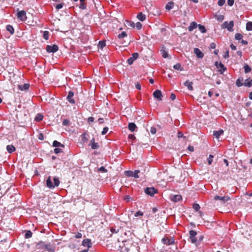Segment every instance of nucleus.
I'll return each instance as SVG.
<instances>
[{"label": "nucleus", "mask_w": 252, "mask_h": 252, "mask_svg": "<svg viewBox=\"0 0 252 252\" xmlns=\"http://www.w3.org/2000/svg\"><path fill=\"white\" fill-rule=\"evenodd\" d=\"M214 157L212 155H210L209 156V157L207 158V161L209 164H211L212 161H213V158Z\"/></svg>", "instance_id": "c03bdc74"}, {"label": "nucleus", "mask_w": 252, "mask_h": 252, "mask_svg": "<svg viewBox=\"0 0 252 252\" xmlns=\"http://www.w3.org/2000/svg\"><path fill=\"white\" fill-rule=\"evenodd\" d=\"M136 27L138 30L141 29L142 28V24L140 22H137L135 24Z\"/></svg>", "instance_id": "5fc2aeb1"}, {"label": "nucleus", "mask_w": 252, "mask_h": 252, "mask_svg": "<svg viewBox=\"0 0 252 252\" xmlns=\"http://www.w3.org/2000/svg\"><path fill=\"white\" fill-rule=\"evenodd\" d=\"M161 242L164 245H170L174 244V240L173 238L164 237L162 239Z\"/></svg>", "instance_id": "423d86ee"}, {"label": "nucleus", "mask_w": 252, "mask_h": 252, "mask_svg": "<svg viewBox=\"0 0 252 252\" xmlns=\"http://www.w3.org/2000/svg\"><path fill=\"white\" fill-rule=\"evenodd\" d=\"M176 98V95L172 93L170 95V99L174 100Z\"/></svg>", "instance_id": "774afa93"}, {"label": "nucleus", "mask_w": 252, "mask_h": 252, "mask_svg": "<svg viewBox=\"0 0 252 252\" xmlns=\"http://www.w3.org/2000/svg\"><path fill=\"white\" fill-rule=\"evenodd\" d=\"M224 16L221 15H216V19L218 21H219L220 22H221L222 21H223V20L224 19Z\"/></svg>", "instance_id": "37998d69"}, {"label": "nucleus", "mask_w": 252, "mask_h": 252, "mask_svg": "<svg viewBox=\"0 0 252 252\" xmlns=\"http://www.w3.org/2000/svg\"><path fill=\"white\" fill-rule=\"evenodd\" d=\"M234 0H227V4L229 6H232L234 4Z\"/></svg>", "instance_id": "bf43d9fd"}, {"label": "nucleus", "mask_w": 252, "mask_h": 252, "mask_svg": "<svg viewBox=\"0 0 252 252\" xmlns=\"http://www.w3.org/2000/svg\"><path fill=\"white\" fill-rule=\"evenodd\" d=\"M75 238H77V239H79V238H81L82 237V234L80 233V232H78L75 235Z\"/></svg>", "instance_id": "4d7b16f0"}, {"label": "nucleus", "mask_w": 252, "mask_h": 252, "mask_svg": "<svg viewBox=\"0 0 252 252\" xmlns=\"http://www.w3.org/2000/svg\"><path fill=\"white\" fill-rule=\"evenodd\" d=\"M82 246L84 247H88L89 249L90 248H91L92 246V243L91 242V240L89 239H86L83 240L82 243Z\"/></svg>", "instance_id": "4468645a"}, {"label": "nucleus", "mask_w": 252, "mask_h": 252, "mask_svg": "<svg viewBox=\"0 0 252 252\" xmlns=\"http://www.w3.org/2000/svg\"><path fill=\"white\" fill-rule=\"evenodd\" d=\"M118 37V42L120 44L124 46H126L129 44V41L128 40L124 39L125 38L127 37V34L126 32H123L121 34H119Z\"/></svg>", "instance_id": "f03ea898"}, {"label": "nucleus", "mask_w": 252, "mask_h": 252, "mask_svg": "<svg viewBox=\"0 0 252 252\" xmlns=\"http://www.w3.org/2000/svg\"><path fill=\"white\" fill-rule=\"evenodd\" d=\"M173 6H174V3L172 1H170V2H168L166 4L165 8H166V9L169 10L173 8Z\"/></svg>", "instance_id": "c85d7f7f"}, {"label": "nucleus", "mask_w": 252, "mask_h": 252, "mask_svg": "<svg viewBox=\"0 0 252 252\" xmlns=\"http://www.w3.org/2000/svg\"><path fill=\"white\" fill-rule=\"evenodd\" d=\"M218 66H219V68H220L219 70V71L220 72V74H222L226 69V67H224V65L221 63H219Z\"/></svg>", "instance_id": "cd10ccee"}, {"label": "nucleus", "mask_w": 252, "mask_h": 252, "mask_svg": "<svg viewBox=\"0 0 252 252\" xmlns=\"http://www.w3.org/2000/svg\"><path fill=\"white\" fill-rule=\"evenodd\" d=\"M140 171L138 170H135L134 172L132 171H126L125 172V174L127 177H132L135 178H138L140 177Z\"/></svg>", "instance_id": "39448f33"}, {"label": "nucleus", "mask_w": 252, "mask_h": 252, "mask_svg": "<svg viewBox=\"0 0 252 252\" xmlns=\"http://www.w3.org/2000/svg\"><path fill=\"white\" fill-rule=\"evenodd\" d=\"M43 37L45 40H47L49 38V32L48 31H44L43 32Z\"/></svg>", "instance_id": "09e8293b"}, {"label": "nucleus", "mask_w": 252, "mask_h": 252, "mask_svg": "<svg viewBox=\"0 0 252 252\" xmlns=\"http://www.w3.org/2000/svg\"><path fill=\"white\" fill-rule=\"evenodd\" d=\"M74 94L72 92H69L68 94V95L67 96V99L68 101L72 104H74L75 103V101L73 99H72V97H73Z\"/></svg>", "instance_id": "6ab92c4d"}, {"label": "nucleus", "mask_w": 252, "mask_h": 252, "mask_svg": "<svg viewBox=\"0 0 252 252\" xmlns=\"http://www.w3.org/2000/svg\"><path fill=\"white\" fill-rule=\"evenodd\" d=\"M197 26V24L195 22H192L190 24L188 28L190 32L192 31L194 29H195Z\"/></svg>", "instance_id": "4be33fe9"}, {"label": "nucleus", "mask_w": 252, "mask_h": 252, "mask_svg": "<svg viewBox=\"0 0 252 252\" xmlns=\"http://www.w3.org/2000/svg\"><path fill=\"white\" fill-rule=\"evenodd\" d=\"M63 6V3H60V4H58L56 5V7L57 9H61Z\"/></svg>", "instance_id": "69168bd1"}, {"label": "nucleus", "mask_w": 252, "mask_h": 252, "mask_svg": "<svg viewBox=\"0 0 252 252\" xmlns=\"http://www.w3.org/2000/svg\"><path fill=\"white\" fill-rule=\"evenodd\" d=\"M32 232L30 230H28L26 231L25 237L27 239H29L32 237Z\"/></svg>", "instance_id": "f704fd0d"}, {"label": "nucleus", "mask_w": 252, "mask_h": 252, "mask_svg": "<svg viewBox=\"0 0 252 252\" xmlns=\"http://www.w3.org/2000/svg\"><path fill=\"white\" fill-rule=\"evenodd\" d=\"M79 8H81L82 9H86V6L85 4L84 3V2H81V3H80V6H79Z\"/></svg>", "instance_id": "3c124183"}, {"label": "nucleus", "mask_w": 252, "mask_h": 252, "mask_svg": "<svg viewBox=\"0 0 252 252\" xmlns=\"http://www.w3.org/2000/svg\"><path fill=\"white\" fill-rule=\"evenodd\" d=\"M46 185L49 188H54L55 186H54L52 180L51 178V177H49L46 180Z\"/></svg>", "instance_id": "aec40b11"}, {"label": "nucleus", "mask_w": 252, "mask_h": 252, "mask_svg": "<svg viewBox=\"0 0 252 252\" xmlns=\"http://www.w3.org/2000/svg\"><path fill=\"white\" fill-rule=\"evenodd\" d=\"M143 216V213L141 211H138L136 212L134 214V216L135 217H142Z\"/></svg>", "instance_id": "de8ad7c7"}, {"label": "nucleus", "mask_w": 252, "mask_h": 252, "mask_svg": "<svg viewBox=\"0 0 252 252\" xmlns=\"http://www.w3.org/2000/svg\"><path fill=\"white\" fill-rule=\"evenodd\" d=\"M193 208L194 210L196 212L199 211V210L200 209V206H193Z\"/></svg>", "instance_id": "e2e57ef3"}, {"label": "nucleus", "mask_w": 252, "mask_h": 252, "mask_svg": "<svg viewBox=\"0 0 252 252\" xmlns=\"http://www.w3.org/2000/svg\"><path fill=\"white\" fill-rule=\"evenodd\" d=\"M89 145L93 149H97L99 148L98 144L94 142V138L90 140Z\"/></svg>", "instance_id": "2eb2a0df"}, {"label": "nucleus", "mask_w": 252, "mask_h": 252, "mask_svg": "<svg viewBox=\"0 0 252 252\" xmlns=\"http://www.w3.org/2000/svg\"><path fill=\"white\" fill-rule=\"evenodd\" d=\"M194 53L198 58L202 59L203 57V53L198 48H194Z\"/></svg>", "instance_id": "dca6fc26"}, {"label": "nucleus", "mask_w": 252, "mask_h": 252, "mask_svg": "<svg viewBox=\"0 0 252 252\" xmlns=\"http://www.w3.org/2000/svg\"><path fill=\"white\" fill-rule=\"evenodd\" d=\"M69 122L68 120H67V119L63 120V125L68 126L69 125Z\"/></svg>", "instance_id": "052dcab7"}, {"label": "nucleus", "mask_w": 252, "mask_h": 252, "mask_svg": "<svg viewBox=\"0 0 252 252\" xmlns=\"http://www.w3.org/2000/svg\"><path fill=\"white\" fill-rule=\"evenodd\" d=\"M126 22L127 26L133 28L135 27V24L134 22L128 21H126Z\"/></svg>", "instance_id": "79ce46f5"}, {"label": "nucleus", "mask_w": 252, "mask_h": 252, "mask_svg": "<svg viewBox=\"0 0 252 252\" xmlns=\"http://www.w3.org/2000/svg\"><path fill=\"white\" fill-rule=\"evenodd\" d=\"M246 30L247 31L252 30V22H249L246 24Z\"/></svg>", "instance_id": "c9c22d12"}, {"label": "nucleus", "mask_w": 252, "mask_h": 252, "mask_svg": "<svg viewBox=\"0 0 252 252\" xmlns=\"http://www.w3.org/2000/svg\"><path fill=\"white\" fill-rule=\"evenodd\" d=\"M242 37H243V35L241 33H237L235 35V39L238 40L241 39L242 38Z\"/></svg>", "instance_id": "a18cd8bd"}, {"label": "nucleus", "mask_w": 252, "mask_h": 252, "mask_svg": "<svg viewBox=\"0 0 252 252\" xmlns=\"http://www.w3.org/2000/svg\"><path fill=\"white\" fill-rule=\"evenodd\" d=\"M30 85L29 84H25L23 86L18 85L19 89L21 91H26L29 89Z\"/></svg>", "instance_id": "393cba45"}, {"label": "nucleus", "mask_w": 252, "mask_h": 252, "mask_svg": "<svg viewBox=\"0 0 252 252\" xmlns=\"http://www.w3.org/2000/svg\"><path fill=\"white\" fill-rule=\"evenodd\" d=\"M108 130V128L107 127H105L103 128L102 131L101 132V134L102 135L105 134Z\"/></svg>", "instance_id": "6e6d98bb"}, {"label": "nucleus", "mask_w": 252, "mask_h": 252, "mask_svg": "<svg viewBox=\"0 0 252 252\" xmlns=\"http://www.w3.org/2000/svg\"><path fill=\"white\" fill-rule=\"evenodd\" d=\"M45 245L42 242L38 243L36 245V249H45Z\"/></svg>", "instance_id": "7c9ffc66"}, {"label": "nucleus", "mask_w": 252, "mask_h": 252, "mask_svg": "<svg viewBox=\"0 0 252 252\" xmlns=\"http://www.w3.org/2000/svg\"><path fill=\"white\" fill-rule=\"evenodd\" d=\"M58 50V47L56 45H48L46 47V51L49 53H55Z\"/></svg>", "instance_id": "9d476101"}, {"label": "nucleus", "mask_w": 252, "mask_h": 252, "mask_svg": "<svg viewBox=\"0 0 252 252\" xmlns=\"http://www.w3.org/2000/svg\"><path fill=\"white\" fill-rule=\"evenodd\" d=\"M139 55L137 53H134L132 55V56L127 60V63L131 65L133 63V62L138 58Z\"/></svg>", "instance_id": "9b49d317"}, {"label": "nucleus", "mask_w": 252, "mask_h": 252, "mask_svg": "<svg viewBox=\"0 0 252 252\" xmlns=\"http://www.w3.org/2000/svg\"><path fill=\"white\" fill-rule=\"evenodd\" d=\"M243 84L245 86L250 87L252 85V80L251 79H247L245 80Z\"/></svg>", "instance_id": "b1692460"}, {"label": "nucleus", "mask_w": 252, "mask_h": 252, "mask_svg": "<svg viewBox=\"0 0 252 252\" xmlns=\"http://www.w3.org/2000/svg\"><path fill=\"white\" fill-rule=\"evenodd\" d=\"M182 197L181 195H171L170 196V199L174 203H177L182 199Z\"/></svg>", "instance_id": "ddd939ff"}, {"label": "nucleus", "mask_w": 252, "mask_h": 252, "mask_svg": "<svg viewBox=\"0 0 252 252\" xmlns=\"http://www.w3.org/2000/svg\"><path fill=\"white\" fill-rule=\"evenodd\" d=\"M54 153L56 154H58L62 152V150L60 148H55L54 150Z\"/></svg>", "instance_id": "680f3d73"}, {"label": "nucleus", "mask_w": 252, "mask_h": 252, "mask_svg": "<svg viewBox=\"0 0 252 252\" xmlns=\"http://www.w3.org/2000/svg\"><path fill=\"white\" fill-rule=\"evenodd\" d=\"M223 133V130L222 129H220L218 131H214L213 135L215 136V137L217 139H219L220 136Z\"/></svg>", "instance_id": "412c9836"}, {"label": "nucleus", "mask_w": 252, "mask_h": 252, "mask_svg": "<svg viewBox=\"0 0 252 252\" xmlns=\"http://www.w3.org/2000/svg\"><path fill=\"white\" fill-rule=\"evenodd\" d=\"M128 127L130 131L133 132L136 128V126L134 123H130L128 124Z\"/></svg>", "instance_id": "5701e85b"}, {"label": "nucleus", "mask_w": 252, "mask_h": 252, "mask_svg": "<svg viewBox=\"0 0 252 252\" xmlns=\"http://www.w3.org/2000/svg\"><path fill=\"white\" fill-rule=\"evenodd\" d=\"M6 30L8 32H9L11 33V34H13L14 33V29L13 28L12 26H11V25H7L6 26Z\"/></svg>", "instance_id": "2f4dec72"}, {"label": "nucleus", "mask_w": 252, "mask_h": 252, "mask_svg": "<svg viewBox=\"0 0 252 252\" xmlns=\"http://www.w3.org/2000/svg\"><path fill=\"white\" fill-rule=\"evenodd\" d=\"M189 238L191 239V241L192 243H195L197 241V238L196 237V235H197V232L193 230H191L189 231Z\"/></svg>", "instance_id": "6e6552de"}, {"label": "nucleus", "mask_w": 252, "mask_h": 252, "mask_svg": "<svg viewBox=\"0 0 252 252\" xmlns=\"http://www.w3.org/2000/svg\"><path fill=\"white\" fill-rule=\"evenodd\" d=\"M105 45L106 44L105 41H100L98 43V47L102 49L104 46H105Z\"/></svg>", "instance_id": "4c0bfd02"}, {"label": "nucleus", "mask_w": 252, "mask_h": 252, "mask_svg": "<svg viewBox=\"0 0 252 252\" xmlns=\"http://www.w3.org/2000/svg\"><path fill=\"white\" fill-rule=\"evenodd\" d=\"M162 56L164 58H166L168 57V54L165 50L162 51Z\"/></svg>", "instance_id": "603ef678"}, {"label": "nucleus", "mask_w": 252, "mask_h": 252, "mask_svg": "<svg viewBox=\"0 0 252 252\" xmlns=\"http://www.w3.org/2000/svg\"><path fill=\"white\" fill-rule=\"evenodd\" d=\"M192 84L193 82H190L189 80H187L184 83V85L188 88V89L190 91L193 90V87H192Z\"/></svg>", "instance_id": "f3484780"}, {"label": "nucleus", "mask_w": 252, "mask_h": 252, "mask_svg": "<svg viewBox=\"0 0 252 252\" xmlns=\"http://www.w3.org/2000/svg\"><path fill=\"white\" fill-rule=\"evenodd\" d=\"M229 57V52L228 51H227L224 55H223V58H225V59H227Z\"/></svg>", "instance_id": "338daca9"}, {"label": "nucleus", "mask_w": 252, "mask_h": 252, "mask_svg": "<svg viewBox=\"0 0 252 252\" xmlns=\"http://www.w3.org/2000/svg\"><path fill=\"white\" fill-rule=\"evenodd\" d=\"M174 68L176 70L182 71L183 68L181 67V65L180 63H176L173 66Z\"/></svg>", "instance_id": "473e14b6"}, {"label": "nucleus", "mask_w": 252, "mask_h": 252, "mask_svg": "<svg viewBox=\"0 0 252 252\" xmlns=\"http://www.w3.org/2000/svg\"><path fill=\"white\" fill-rule=\"evenodd\" d=\"M14 201L17 204L21 203V201L20 199V196L18 195H15L11 197V201Z\"/></svg>", "instance_id": "a211bd4d"}, {"label": "nucleus", "mask_w": 252, "mask_h": 252, "mask_svg": "<svg viewBox=\"0 0 252 252\" xmlns=\"http://www.w3.org/2000/svg\"><path fill=\"white\" fill-rule=\"evenodd\" d=\"M243 79L238 78L236 82V84L238 87H241L243 85H244L243 83Z\"/></svg>", "instance_id": "c756f323"}, {"label": "nucleus", "mask_w": 252, "mask_h": 252, "mask_svg": "<svg viewBox=\"0 0 252 252\" xmlns=\"http://www.w3.org/2000/svg\"><path fill=\"white\" fill-rule=\"evenodd\" d=\"M153 96L155 98H157L158 100H161L162 99V93L159 90H157L153 93Z\"/></svg>", "instance_id": "f8f14e48"}, {"label": "nucleus", "mask_w": 252, "mask_h": 252, "mask_svg": "<svg viewBox=\"0 0 252 252\" xmlns=\"http://www.w3.org/2000/svg\"><path fill=\"white\" fill-rule=\"evenodd\" d=\"M233 206H231V208L229 207V206H219V207L217 209L221 213H229L231 212V211H233V212H235V211L237 210L235 209L234 207H233Z\"/></svg>", "instance_id": "7ed1b4c3"}, {"label": "nucleus", "mask_w": 252, "mask_h": 252, "mask_svg": "<svg viewBox=\"0 0 252 252\" xmlns=\"http://www.w3.org/2000/svg\"><path fill=\"white\" fill-rule=\"evenodd\" d=\"M61 143L56 140H55L53 143V146L55 147H60Z\"/></svg>", "instance_id": "49530a36"}, {"label": "nucleus", "mask_w": 252, "mask_h": 252, "mask_svg": "<svg viewBox=\"0 0 252 252\" xmlns=\"http://www.w3.org/2000/svg\"><path fill=\"white\" fill-rule=\"evenodd\" d=\"M98 171H100V172H107V170L103 166L100 167L97 170Z\"/></svg>", "instance_id": "864d4df0"}, {"label": "nucleus", "mask_w": 252, "mask_h": 252, "mask_svg": "<svg viewBox=\"0 0 252 252\" xmlns=\"http://www.w3.org/2000/svg\"><path fill=\"white\" fill-rule=\"evenodd\" d=\"M124 199L126 201V203H128L130 202V200H131V198L129 196H127L125 197Z\"/></svg>", "instance_id": "0e129e2a"}, {"label": "nucleus", "mask_w": 252, "mask_h": 252, "mask_svg": "<svg viewBox=\"0 0 252 252\" xmlns=\"http://www.w3.org/2000/svg\"><path fill=\"white\" fill-rule=\"evenodd\" d=\"M244 68L245 69V72L246 73L250 72L251 70V68L248 64H245L244 66Z\"/></svg>", "instance_id": "58836bf2"}, {"label": "nucleus", "mask_w": 252, "mask_h": 252, "mask_svg": "<svg viewBox=\"0 0 252 252\" xmlns=\"http://www.w3.org/2000/svg\"><path fill=\"white\" fill-rule=\"evenodd\" d=\"M150 132L152 134H154L156 133V128L154 127H151Z\"/></svg>", "instance_id": "13d9d810"}, {"label": "nucleus", "mask_w": 252, "mask_h": 252, "mask_svg": "<svg viewBox=\"0 0 252 252\" xmlns=\"http://www.w3.org/2000/svg\"><path fill=\"white\" fill-rule=\"evenodd\" d=\"M214 200L215 201L214 203L216 204H223L232 203V202L230 201L231 200L230 198L227 196H220L216 195L214 196Z\"/></svg>", "instance_id": "f257e3e1"}, {"label": "nucleus", "mask_w": 252, "mask_h": 252, "mask_svg": "<svg viewBox=\"0 0 252 252\" xmlns=\"http://www.w3.org/2000/svg\"><path fill=\"white\" fill-rule=\"evenodd\" d=\"M157 192V190L153 187L147 188L145 189V192L150 196L154 195Z\"/></svg>", "instance_id": "0eeeda50"}, {"label": "nucleus", "mask_w": 252, "mask_h": 252, "mask_svg": "<svg viewBox=\"0 0 252 252\" xmlns=\"http://www.w3.org/2000/svg\"><path fill=\"white\" fill-rule=\"evenodd\" d=\"M45 249H47L49 252H55L54 250L48 245H45Z\"/></svg>", "instance_id": "a19ab883"}, {"label": "nucleus", "mask_w": 252, "mask_h": 252, "mask_svg": "<svg viewBox=\"0 0 252 252\" xmlns=\"http://www.w3.org/2000/svg\"><path fill=\"white\" fill-rule=\"evenodd\" d=\"M137 18L141 21H144L146 19V16L142 12H140L137 15Z\"/></svg>", "instance_id": "bb28decb"}, {"label": "nucleus", "mask_w": 252, "mask_h": 252, "mask_svg": "<svg viewBox=\"0 0 252 252\" xmlns=\"http://www.w3.org/2000/svg\"><path fill=\"white\" fill-rule=\"evenodd\" d=\"M43 116L41 114H38L35 117V120L36 121H40L43 119Z\"/></svg>", "instance_id": "e433bc0d"}, {"label": "nucleus", "mask_w": 252, "mask_h": 252, "mask_svg": "<svg viewBox=\"0 0 252 252\" xmlns=\"http://www.w3.org/2000/svg\"><path fill=\"white\" fill-rule=\"evenodd\" d=\"M6 150L9 153H11L15 151V148L12 145H8L6 146Z\"/></svg>", "instance_id": "a878e982"}, {"label": "nucleus", "mask_w": 252, "mask_h": 252, "mask_svg": "<svg viewBox=\"0 0 252 252\" xmlns=\"http://www.w3.org/2000/svg\"><path fill=\"white\" fill-rule=\"evenodd\" d=\"M18 18L22 21H25L27 19L26 12L24 10H21L17 13Z\"/></svg>", "instance_id": "1a4fd4ad"}, {"label": "nucleus", "mask_w": 252, "mask_h": 252, "mask_svg": "<svg viewBox=\"0 0 252 252\" xmlns=\"http://www.w3.org/2000/svg\"><path fill=\"white\" fill-rule=\"evenodd\" d=\"M225 2V0H219V1H218V5L219 6H221L223 5H224Z\"/></svg>", "instance_id": "8fccbe9b"}, {"label": "nucleus", "mask_w": 252, "mask_h": 252, "mask_svg": "<svg viewBox=\"0 0 252 252\" xmlns=\"http://www.w3.org/2000/svg\"><path fill=\"white\" fill-rule=\"evenodd\" d=\"M53 181H54L53 185H54V186H55V187H58L60 185V181L58 178L54 177Z\"/></svg>", "instance_id": "72a5a7b5"}, {"label": "nucleus", "mask_w": 252, "mask_h": 252, "mask_svg": "<svg viewBox=\"0 0 252 252\" xmlns=\"http://www.w3.org/2000/svg\"><path fill=\"white\" fill-rule=\"evenodd\" d=\"M234 26V22L233 21H230L229 23L228 22H223L221 25V28L222 29H226L229 32L233 31V27Z\"/></svg>", "instance_id": "20e7f679"}, {"label": "nucleus", "mask_w": 252, "mask_h": 252, "mask_svg": "<svg viewBox=\"0 0 252 252\" xmlns=\"http://www.w3.org/2000/svg\"><path fill=\"white\" fill-rule=\"evenodd\" d=\"M198 28H199V30H200V31L202 33L206 32V30L205 28V27L204 26L199 25H198Z\"/></svg>", "instance_id": "ea45409f"}]
</instances>
